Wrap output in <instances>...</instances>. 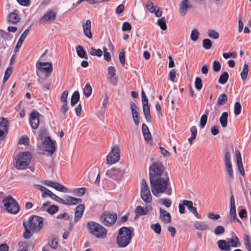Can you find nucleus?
<instances>
[{
  "label": "nucleus",
  "instance_id": "f257e3e1",
  "mask_svg": "<svg viewBox=\"0 0 251 251\" xmlns=\"http://www.w3.org/2000/svg\"><path fill=\"white\" fill-rule=\"evenodd\" d=\"M151 191L152 194L158 197L160 194L164 193L170 196L172 193V189L169 182V177L166 175L165 176L150 180Z\"/></svg>",
  "mask_w": 251,
  "mask_h": 251
},
{
  "label": "nucleus",
  "instance_id": "f03ea898",
  "mask_svg": "<svg viewBox=\"0 0 251 251\" xmlns=\"http://www.w3.org/2000/svg\"><path fill=\"white\" fill-rule=\"evenodd\" d=\"M134 234V228L132 227L122 226L118 231L117 236V242L120 248L127 247L131 242Z\"/></svg>",
  "mask_w": 251,
  "mask_h": 251
},
{
  "label": "nucleus",
  "instance_id": "7ed1b4c3",
  "mask_svg": "<svg viewBox=\"0 0 251 251\" xmlns=\"http://www.w3.org/2000/svg\"><path fill=\"white\" fill-rule=\"evenodd\" d=\"M86 227L90 233L98 239H104L107 235L106 229L100 224L94 221H89Z\"/></svg>",
  "mask_w": 251,
  "mask_h": 251
},
{
  "label": "nucleus",
  "instance_id": "20e7f679",
  "mask_svg": "<svg viewBox=\"0 0 251 251\" xmlns=\"http://www.w3.org/2000/svg\"><path fill=\"white\" fill-rule=\"evenodd\" d=\"M166 175H168V173L165 171V167L162 163L155 162L150 166L149 168L150 180L165 176Z\"/></svg>",
  "mask_w": 251,
  "mask_h": 251
},
{
  "label": "nucleus",
  "instance_id": "39448f33",
  "mask_svg": "<svg viewBox=\"0 0 251 251\" xmlns=\"http://www.w3.org/2000/svg\"><path fill=\"white\" fill-rule=\"evenodd\" d=\"M31 158V154L28 151L20 153L16 159L15 167L18 170L26 169L29 164Z\"/></svg>",
  "mask_w": 251,
  "mask_h": 251
},
{
  "label": "nucleus",
  "instance_id": "423d86ee",
  "mask_svg": "<svg viewBox=\"0 0 251 251\" xmlns=\"http://www.w3.org/2000/svg\"><path fill=\"white\" fill-rule=\"evenodd\" d=\"M36 75L40 76V73H44L46 77H49L53 71L51 62H41L38 61L36 63Z\"/></svg>",
  "mask_w": 251,
  "mask_h": 251
},
{
  "label": "nucleus",
  "instance_id": "0eeeda50",
  "mask_svg": "<svg viewBox=\"0 0 251 251\" xmlns=\"http://www.w3.org/2000/svg\"><path fill=\"white\" fill-rule=\"evenodd\" d=\"M26 224L31 231L38 232L43 226V218L37 215L30 216Z\"/></svg>",
  "mask_w": 251,
  "mask_h": 251
},
{
  "label": "nucleus",
  "instance_id": "6e6552de",
  "mask_svg": "<svg viewBox=\"0 0 251 251\" xmlns=\"http://www.w3.org/2000/svg\"><path fill=\"white\" fill-rule=\"evenodd\" d=\"M4 206L9 213L16 214L19 212V206L16 200L11 196H8L3 200Z\"/></svg>",
  "mask_w": 251,
  "mask_h": 251
},
{
  "label": "nucleus",
  "instance_id": "1a4fd4ad",
  "mask_svg": "<svg viewBox=\"0 0 251 251\" xmlns=\"http://www.w3.org/2000/svg\"><path fill=\"white\" fill-rule=\"evenodd\" d=\"M117 215L114 212H104L100 217V222L106 226L113 225L116 221Z\"/></svg>",
  "mask_w": 251,
  "mask_h": 251
},
{
  "label": "nucleus",
  "instance_id": "9d476101",
  "mask_svg": "<svg viewBox=\"0 0 251 251\" xmlns=\"http://www.w3.org/2000/svg\"><path fill=\"white\" fill-rule=\"evenodd\" d=\"M120 159V149L118 146H114L106 157V163L113 164Z\"/></svg>",
  "mask_w": 251,
  "mask_h": 251
},
{
  "label": "nucleus",
  "instance_id": "9b49d317",
  "mask_svg": "<svg viewBox=\"0 0 251 251\" xmlns=\"http://www.w3.org/2000/svg\"><path fill=\"white\" fill-rule=\"evenodd\" d=\"M43 144L45 151H47L49 154L52 155L55 150L54 143L50 136L45 137L43 141Z\"/></svg>",
  "mask_w": 251,
  "mask_h": 251
},
{
  "label": "nucleus",
  "instance_id": "f8f14e48",
  "mask_svg": "<svg viewBox=\"0 0 251 251\" xmlns=\"http://www.w3.org/2000/svg\"><path fill=\"white\" fill-rule=\"evenodd\" d=\"M43 183L45 185L51 187L61 192L67 193L69 191V189L63 186L59 183L53 181L44 180L43 182Z\"/></svg>",
  "mask_w": 251,
  "mask_h": 251
},
{
  "label": "nucleus",
  "instance_id": "ddd939ff",
  "mask_svg": "<svg viewBox=\"0 0 251 251\" xmlns=\"http://www.w3.org/2000/svg\"><path fill=\"white\" fill-rule=\"evenodd\" d=\"M124 172L118 168H111L106 172V175L114 179H120L123 176Z\"/></svg>",
  "mask_w": 251,
  "mask_h": 251
},
{
  "label": "nucleus",
  "instance_id": "4468645a",
  "mask_svg": "<svg viewBox=\"0 0 251 251\" xmlns=\"http://www.w3.org/2000/svg\"><path fill=\"white\" fill-rule=\"evenodd\" d=\"M40 113L35 110L32 111L30 114L29 123L31 127L33 129H37L39 124Z\"/></svg>",
  "mask_w": 251,
  "mask_h": 251
},
{
  "label": "nucleus",
  "instance_id": "2eb2a0df",
  "mask_svg": "<svg viewBox=\"0 0 251 251\" xmlns=\"http://www.w3.org/2000/svg\"><path fill=\"white\" fill-rule=\"evenodd\" d=\"M8 120L5 118H0V140L5 138V134L8 132Z\"/></svg>",
  "mask_w": 251,
  "mask_h": 251
},
{
  "label": "nucleus",
  "instance_id": "dca6fc26",
  "mask_svg": "<svg viewBox=\"0 0 251 251\" xmlns=\"http://www.w3.org/2000/svg\"><path fill=\"white\" fill-rule=\"evenodd\" d=\"M130 108L134 123L136 126H138L140 123L139 113L138 111V107L135 103L130 102Z\"/></svg>",
  "mask_w": 251,
  "mask_h": 251
},
{
  "label": "nucleus",
  "instance_id": "f3484780",
  "mask_svg": "<svg viewBox=\"0 0 251 251\" xmlns=\"http://www.w3.org/2000/svg\"><path fill=\"white\" fill-rule=\"evenodd\" d=\"M192 7L193 5L190 0H182L179 5V13L182 16H183L187 13L189 9Z\"/></svg>",
  "mask_w": 251,
  "mask_h": 251
},
{
  "label": "nucleus",
  "instance_id": "a211bd4d",
  "mask_svg": "<svg viewBox=\"0 0 251 251\" xmlns=\"http://www.w3.org/2000/svg\"><path fill=\"white\" fill-rule=\"evenodd\" d=\"M56 14L52 10L47 11L44 15L40 19L39 23L43 24L45 23H50L54 21L56 18Z\"/></svg>",
  "mask_w": 251,
  "mask_h": 251
},
{
  "label": "nucleus",
  "instance_id": "6ab92c4d",
  "mask_svg": "<svg viewBox=\"0 0 251 251\" xmlns=\"http://www.w3.org/2000/svg\"><path fill=\"white\" fill-rule=\"evenodd\" d=\"M183 205L187 206L189 210L197 218H201L200 214L197 212V208L193 206V202L191 201L184 200L182 201Z\"/></svg>",
  "mask_w": 251,
  "mask_h": 251
},
{
  "label": "nucleus",
  "instance_id": "aec40b11",
  "mask_svg": "<svg viewBox=\"0 0 251 251\" xmlns=\"http://www.w3.org/2000/svg\"><path fill=\"white\" fill-rule=\"evenodd\" d=\"M160 218L164 224H168L171 222V214L162 208H159Z\"/></svg>",
  "mask_w": 251,
  "mask_h": 251
},
{
  "label": "nucleus",
  "instance_id": "412c9836",
  "mask_svg": "<svg viewBox=\"0 0 251 251\" xmlns=\"http://www.w3.org/2000/svg\"><path fill=\"white\" fill-rule=\"evenodd\" d=\"M84 34L89 39L92 38V34L91 31V22L90 20H87L85 23L82 24Z\"/></svg>",
  "mask_w": 251,
  "mask_h": 251
},
{
  "label": "nucleus",
  "instance_id": "4be33fe9",
  "mask_svg": "<svg viewBox=\"0 0 251 251\" xmlns=\"http://www.w3.org/2000/svg\"><path fill=\"white\" fill-rule=\"evenodd\" d=\"M82 200L80 199L75 198L70 196H67L65 199H63V202L62 204L65 205H75L78 203H81Z\"/></svg>",
  "mask_w": 251,
  "mask_h": 251
},
{
  "label": "nucleus",
  "instance_id": "5701e85b",
  "mask_svg": "<svg viewBox=\"0 0 251 251\" xmlns=\"http://www.w3.org/2000/svg\"><path fill=\"white\" fill-rule=\"evenodd\" d=\"M84 205L83 204H79L77 206L75 207L74 218V221L75 222H78L82 217L84 212Z\"/></svg>",
  "mask_w": 251,
  "mask_h": 251
},
{
  "label": "nucleus",
  "instance_id": "b1692460",
  "mask_svg": "<svg viewBox=\"0 0 251 251\" xmlns=\"http://www.w3.org/2000/svg\"><path fill=\"white\" fill-rule=\"evenodd\" d=\"M29 32V29L27 28L24 31L23 34L21 35V37H20V38L18 41V43H17L16 47H15V49H14L15 52H17L19 50V49L22 46L25 39V38H26V36L27 35V34H28Z\"/></svg>",
  "mask_w": 251,
  "mask_h": 251
},
{
  "label": "nucleus",
  "instance_id": "393cba45",
  "mask_svg": "<svg viewBox=\"0 0 251 251\" xmlns=\"http://www.w3.org/2000/svg\"><path fill=\"white\" fill-rule=\"evenodd\" d=\"M228 243L229 244V247H239L241 246V242L239 238L234 235L232 236L231 238L227 241Z\"/></svg>",
  "mask_w": 251,
  "mask_h": 251
},
{
  "label": "nucleus",
  "instance_id": "a878e982",
  "mask_svg": "<svg viewBox=\"0 0 251 251\" xmlns=\"http://www.w3.org/2000/svg\"><path fill=\"white\" fill-rule=\"evenodd\" d=\"M218 248L223 251H230L231 248L229 247L228 242L225 240H220L217 242Z\"/></svg>",
  "mask_w": 251,
  "mask_h": 251
},
{
  "label": "nucleus",
  "instance_id": "bb28decb",
  "mask_svg": "<svg viewBox=\"0 0 251 251\" xmlns=\"http://www.w3.org/2000/svg\"><path fill=\"white\" fill-rule=\"evenodd\" d=\"M196 229L200 230H206L210 229L209 226L204 222L197 221L194 224Z\"/></svg>",
  "mask_w": 251,
  "mask_h": 251
},
{
  "label": "nucleus",
  "instance_id": "cd10ccee",
  "mask_svg": "<svg viewBox=\"0 0 251 251\" xmlns=\"http://www.w3.org/2000/svg\"><path fill=\"white\" fill-rule=\"evenodd\" d=\"M39 83L42 85L43 89L44 91L49 90L50 88L51 85V81H48L46 82V79L45 78L39 77L37 79Z\"/></svg>",
  "mask_w": 251,
  "mask_h": 251
},
{
  "label": "nucleus",
  "instance_id": "c85d7f7f",
  "mask_svg": "<svg viewBox=\"0 0 251 251\" xmlns=\"http://www.w3.org/2000/svg\"><path fill=\"white\" fill-rule=\"evenodd\" d=\"M143 110L145 118L148 123L151 122V117L150 113V109L149 104L143 105Z\"/></svg>",
  "mask_w": 251,
  "mask_h": 251
},
{
  "label": "nucleus",
  "instance_id": "c756f323",
  "mask_svg": "<svg viewBox=\"0 0 251 251\" xmlns=\"http://www.w3.org/2000/svg\"><path fill=\"white\" fill-rule=\"evenodd\" d=\"M142 131L145 140L149 141L151 139V133L148 126L145 124L142 125Z\"/></svg>",
  "mask_w": 251,
  "mask_h": 251
},
{
  "label": "nucleus",
  "instance_id": "7c9ffc66",
  "mask_svg": "<svg viewBox=\"0 0 251 251\" xmlns=\"http://www.w3.org/2000/svg\"><path fill=\"white\" fill-rule=\"evenodd\" d=\"M228 113L224 112L220 117L219 121L223 127H226L227 125Z\"/></svg>",
  "mask_w": 251,
  "mask_h": 251
},
{
  "label": "nucleus",
  "instance_id": "2f4dec72",
  "mask_svg": "<svg viewBox=\"0 0 251 251\" xmlns=\"http://www.w3.org/2000/svg\"><path fill=\"white\" fill-rule=\"evenodd\" d=\"M76 50L77 53V55L80 58H83L85 59L88 58V56L87 55L85 50L83 49V47L80 45L77 46L76 48Z\"/></svg>",
  "mask_w": 251,
  "mask_h": 251
},
{
  "label": "nucleus",
  "instance_id": "473e14b6",
  "mask_svg": "<svg viewBox=\"0 0 251 251\" xmlns=\"http://www.w3.org/2000/svg\"><path fill=\"white\" fill-rule=\"evenodd\" d=\"M227 101V96L225 94H220L217 99V105H223L226 103Z\"/></svg>",
  "mask_w": 251,
  "mask_h": 251
},
{
  "label": "nucleus",
  "instance_id": "72a5a7b5",
  "mask_svg": "<svg viewBox=\"0 0 251 251\" xmlns=\"http://www.w3.org/2000/svg\"><path fill=\"white\" fill-rule=\"evenodd\" d=\"M79 93L77 91H75L73 94L71 100V105L72 106H74L75 104H76L78 101L79 100Z\"/></svg>",
  "mask_w": 251,
  "mask_h": 251
},
{
  "label": "nucleus",
  "instance_id": "f704fd0d",
  "mask_svg": "<svg viewBox=\"0 0 251 251\" xmlns=\"http://www.w3.org/2000/svg\"><path fill=\"white\" fill-rule=\"evenodd\" d=\"M229 75L228 73L224 72L221 74L218 79V82L221 84H225L228 80Z\"/></svg>",
  "mask_w": 251,
  "mask_h": 251
},
{
  "label": "nucleus",
  "instance_id": "c9c22d12",
  "mask_svg": "<svg viewBox=\"0 0 251 251\" xmlns=\"http://www.w3.org/2000/svg\"><path fill=\"white\" fill-rule=\"evenodd\" d=\"M23 225L25 229V231L23 234V236L25 239H28L32 236V234L31 233V230L28 227L27 225L25 222H24Z\"/></svg>",
  "mask_w": 251,
  "mask_h": 251
},
{
  "label": "nucleus",
  "instance_id": "e433bc0d",
  "mask_svg": "<svg viewBox=\"0 0 251 251\" xmlns=\"http://www.w3.org/2000/svg\"><path fill=\"white\" fill-rule=\"evenodd\" d=\"M141 197L143 201L147 203L151 202L152 198L151 192L143 193L141 194Z\"/></svg>",
  "mask_w": 251,
  "mask_h": 251
},
{
  "label": "nucleus",
  "instance_id": "4c0bfd02",
  "mask_svg": "<svg viewBox=\"0 0 251 251\" xmlns=\"http://www.w3.org/2000/svg\"><path fill=\"white\" fill-rule=\"evenodd\" d=\"M244 245L248 251H251V240L250 237L247 234L244 235Z\"/></svg>",
  "mask_w": 251,
  "mask_h": 251
},
{
  "label": "nucleus",
  "instance_id": "58836bf2",
  "mask_svg": "<svg viewBox=\"0 0 251 251\" xmlns=\"http://www.w3.org/2000/svg\"><path fill=\"white\" fill-rule=\"evenodd\" d=\"M249 72V66L247 64H244L242 71L241 72L240 75L242 79L245 80L248 76Z\"/></svg>",
  "mask_w": 251,
  "mask_h": 251
},
{
  "label": "nucleus",
  "instance_id": "ea45409f",
  "mask_svg": "<svg viewBox=\"0 0 251 251\" xmlns=\"http://www.w3.org/2000/svg\"><path fill=\"white\" fill-rule=\"evenodd\" d=\"M92 88L89 83H87L83 89V94L86 98L90 97L92 94Z\"/></svg>",
  "mask_w": 251,
  "mask_h": 251
},
{
  "label": "nucleus",
  "instance_id": "a19ab883",
  "mask_svg": "<svg viewBox=\"0 0 251 251\" xmlns=\"http://www.w3.org/2000/svg\"><path fill=\"white\" fill-rule=\"evenodd\" d=\"M149 192L150 190L146 181L143 179L141 183V194Z\"/></svg>",
  "mask_w": 251,
  "mask_h": 251
},
{
  "label": "nucleus",
  "instance_id": "79ce46f5",
  "mask_svg": "<svg viewBox=\"0 0 251 251\" xmlns=\"http://www.w3.org/2000/svg\"><path fill=\"white\" fill-rule=\"evenodd\" d=\"M59 210L58 206L56 205H51L49 207H47L46 209V211H47L49 214L50 215H53L56 213Z\"/></svg>",
  "mask_w": 251,
  "mask_h": 251
},
{
  "label": "nucleus",
  "instance_id": "37998d69",
  "mask_svg": "<svg viewBox=\"0 0 251 251\" xmlns=\"http://www.w3.org/2000/svg\"><path fill=\"white\" fill-rule=\"evenodd\" d=\"M157 24L161 29L165 30L167 29L166 21L165 17H161L157 20Z\"/></svg>",
  "mask_w": 251,
  "mask_h": 251
},
{
  "label": "nucleus",
  "instance_id": "c03bdc74",
  "mask_svg": "<svg viewBox=\"0 0 251 251\" xmlns=\"http://www.w3.org/2000/svg\"><path fill=\"white\" fill-rule=\"evenodd\" d=\"M229 215L230 216V220L229 222H231L232 220L236 219L237 214L236 212V206H230Z\"/></svg>",
  "mask_w": 251,
  "mask_h": 251
},
{
  "label": "nucleus",
  "instance_id": "a18cd8bd",
  "mask_svg": "<svg viewBox=\"0 0 251 251\" xmlns=\"http://www.w3.org/2000/svg\"><path fill=\"white\" fill-rule=\"evenodd\" d=\"M207 35L213 39H217L219 37V33L213 29H209L207 31Z\"/></svg>",
  "mask_w": 251,
  "mask_h": 251
},
{
  "label": "nucleus",
  "instance_id": "49530a36",
  "mask_svg": "<svg viewBox=\"0 0 251 251\" xmlns=\"http://www.w3.org/2000/svg\"><path fill=\"white\" fill-rule=\"evenodd\" d=\"M19 20V16L18 14L15 13H11L8 17V21L13 23L15 24L17 23Z\"/></svg>",
  "mask_w": 251,
  "mask_h": 251
},
{
  "label": "nucleus",
  "instance_id": "de8ad7c7",
  "mask_svg": "<svg viewBox=\"0 0 251 251\" xmlns=\"http://www.w3.org/2000/svg\"><path fill=\"white\" fill-rule=\"evenodd\" d=\"M90 53L92 56L100 57L102 55V51L100 49H95V48L92 47L90 48Z\"/></svg>",
  "mask_w": 251,
  "mask_h": 251
},
{
  "label": "nucleus",
  "instance_id": "09e8293b",
  "mask_svg": "<svg viewBox=\"0 0 251 251\" xmlns=\"http://www.w3.org/2000/svg\"><path fill=\"white\" fill-rule=\"evenodd\" d=\"M86 191V188L84 187L75 188L73 190L74 193L78 197L82 196Z\"/></svg>",
  "mask_w": 251,
  "mask_h": 251
},
{
  "label": "nucleus",
  "instance_id": "8fccbe9b",
  "mask_svg": "<svg viewBox=\"0 0 251 251\" xmlns=\"http://www.w3.org/2000/svg\"><path fill=\"white\" fill-rule=\"evenodd\" d=\"M158 203L161 205H163L166 207H169L172 204V201L169 199H160L158 200Z\"/></svg>",
  "mask_w": 251,
  "mask_h": 251
},
{
  "label": "nucleus",
  "instance_id": "3c124183",
  "mask_svg": "<svg viewBox=\"0 0 251 251\" xmlns=\"http://www.w3.org/2000/svg\"><path fill=\"white\" fill-rule=\"evenodd\" d=\"M135 215L137 217L141 215H146V210L141 206H138L135 211Z\"/></svg>",
  "mask_w": 251,
  "mask_h": 251
},
{
  "label": "nucleus",
  "instance_id": "603ef678",
  "mask_svg": "<svg viewBox=\"0 0 251 251\" xmlns=\"http://www.w3.org/2000/svg\"><path fill=\"white\" fill-rule=\"evenodd\" d=\"M0 32L1 37L5 40H11L13 38V35L8 32L1 29L0 30Z\"/></svg>",
  "mask_w": 251,
  "mask_h": 251
},
{
  "label": "nucleus",
  "instance_id": "864d4df0",
  "mask_svg": "<svg viewBox=\"0 0 251 251\" xmlns=\"http://www.w3.org/2000/svg\"><path fill=\"white\" fill-rule=\"evenodd\" d=\"M199 35L200 33L197 29H193L191 33L190 38L193 41H196L199 38Z\"/></svg>",
  "mask_w": 251,
  "mask_h": 251
},
{
  "label": "nucleus",
  "instance_id": "5fc2aeb1",
  "mask_svg": "<svg viewBox=\"0 0 251 251\" xmlns=\"http://www.w3.org/2000/svg\"><path fill=\"white\" fill-rule=\"evenodd\" d=\"M13 68L12 67H8L5 72L3 78V82H6L9 78L12 72Z\"/></svg>",
  "mask_w": 251,
  "mask_h": 251
},
{
  "label": "nucleus",
  "instance_id": "6e6d98bb",
  "mask_svg": "<svg viewBox=\"0 0 251 251\" xmlns=\"http://www.w3.org/2000/svg\"><path fill=\"white\" fill-rule=\"evenodd\" d=\"M202 46L206 50L210 49L212 47V42L209 39H205L202 41Z\"/></svg>",
  "mask_w": 251,
  "mask_h": 251
},
{
  "label": "nucleus",
  "instance_id": "4d7b16f0",
  "mask_svg": "<svg viewBox=\"0 0 251 251\" xmlns=\"http://www.w3.org/2000/svg\"><path fill=\"white\" fill-rule=\"evenodd\" d=\"M225 167L226 171L227 172L230 177L233 178L234 175L231 164H225Z\"/></svg>",
  "mask_w": 251,
  "mask_h": 251
},
{
  "label": "nucleus",
  "instance_id": "13d9d810",
  "mask_svg": "<svg viewBox=\"0 0 251 251\" xmlns=\"http://www.w3.org/2000/svg\"><path fill=\"white\" fill-rule=\"evenodd\" d=\"M195 86L197 90L200 91L201 89L202 83L201 79L200 77H198L195 79Z\"/></svg>",
  "mask_w": 251,
  "mask_h": 251
},
{
  "label": "nucleus",
  "instance_id": "bf43d9fd",
  "mask_svg": "<svg viewBox=\"0 0 251 251\" xmlns=\"http://www.w3.org/2000/svg\"><path fill=\"white\" fill-rule=\"evenodd\" d=\"M241 111V105L240 103L237 101L234 104V113L235 115H239Z\"/></svg>",
  "mask_w": 251,
  "mask_h": 251
},
{
  "label": "nucleus",
  "instance_id": "052dcab7",
  "mask_svg": "<svg viewBox=\"0 0 251 251\" xmlns=\"http://www.w3.org/2000/svg\"><path fill=\"white\" fill-rule=\"evenodd\" d=\"M225 227L223 226H218L214 229V233L215 235H218L224 233Z\"/></svg>",
  "mask_w": 251,
  "mask_h": 251
},
{
  "label": "nucleus",
  "instance_id": "680f3d73",
  "mask_svg": "<svg viewBox=\"0 0 251 251\" xmlns=\"http://www.w3.org/2000/svg\"><path fill=\"white\" fill-rule=\"evenodd\" d=\"M151 228L157 234H160L161 231V227L159 223H155L151 225Z\"/></svg>",
  "mask_w": 251,
  "mask_h": 251
},
{
  "label": "nucleus",
  "instance_id": "e2e57ef3",
  "mask_svg": "<svg viewBox=\"0 0 251 251\" xmlns=\"http://www.w3.org/2000/svg\"><path fill=\"white\" fill-rule=\"evenodd\" d=\"M207 120V116L206 114L202 115L201 117L200 126L201 128H204Z\"/></svg>",
  "mask_w": 251,
  "mask_h": 251
},
{
  "label": "nucleus",
  "instance_id": "0e129e2a",
  "mask_svg": "<svg viewBox=\"0 0 251 251\" xmlns=\"http://www.w3.org/2000/svg\"><path fill=\"white\" fill-rule=\"evenodd\" d=\"M19 143V144L27 145L29 144V138L26 135H23L20 138Z\"/></svg>",
  "mask_w": 251,
  "mask_h": 251
},
{
  "label": "nucleus",
  "instance_id": "69168bd1",
  "mask_svg": "<svg viewBox=\"0 0 251 251\" xmlns=\"http://www.w3.org/2000/svg\"><path fill=\"white\" fill-rule=\"evenodd\" d=\"M221 68V65L218 61H214L213 63V70L216 72H219Z\"/></svg>",
  "mask_w": 251,
  "mask_h": 251
},
{
  "label": "nucleus",
  "instance_id": "338daca9",
  "mask_svg": "<svg viewBox=\"0 0 251 251\" xmlns=\"http://www.w3.org/2000/svg\"><path fill=\"white\" fill-rule=\"evenodd\" d=\"M176 72L175 69H172L169 73V79L171 80V81L173 82H175V79L176 78Z\"/></svg>",
  "mask_w": 251,
  "mask_h": 251
},
{
  "label": "nucleus",
  "instance_id": "774afa93",
  "mask_svg": "<svg viewBox=\"0 0 251 251\" xmlns=\"http://www.w3.org/2000/svg\"><path fill=\"white\" fill-rule=\"evenodd\" d=\"M146 7L151 13H154L155 11V8L153 4L150 1H147L146 4Z\"/></svg>",
  "mask_w": 251,
  "mask_h": 251
}]
</instances>
